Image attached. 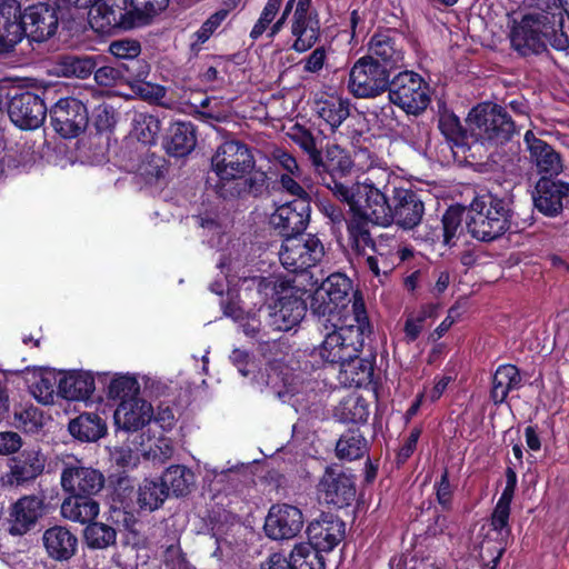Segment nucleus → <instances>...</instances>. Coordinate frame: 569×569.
Instances as JSON below:
<instances>
[{
    "label": "nucleus",
    "instance_id": "obj_16",
    "mask_svg": "<svg viewBox=\"0 0 569 569\" xmlns=\"http://www.w3.org/2000/svg\"><path fill=\"white\" fill-rule=\"evenodd\" d=\"M60 4L64 8L88 9L90 8L89 23L92 29L99 33H109L114 28L124 30L132 29L133 27L127 26L131 21L128 18L127 10L114 9L106 2L97 3V0H59Z\"/></svg>",
    "mask_w": 569,
    "mask_h": 569
},
{
    "label": "nucleus",
    "instance_id": "obj_41",
    "mask_svg": "<svg viewBox=\"0 0 569 569\" xmlns=\"http://www.w3.org/2000/svg\"><path fill=\"white\" fill-rule=\"evenodd\" d=\"M160 478L167 487V492L171 491L177 497L190 493L196 481L194 473L181 465L167 468Z\"/></svg>",
    "mask_w": 569,
    "mask_h": 569
},
{
    "label": "nucleus",
    "instance_id": "obj_39",
    "mask_svg": "<svg viewBox=\"0 0 569 569\" xmlns=\"http://www.w3.org/2000/svg\"><path fill=\"white\" fill-rule=\"evenodd\" d=\"M130 9L127 14L131 21L127 22L129 27H142L150 23L152 18L166 10L169 0H129Z\"/></svg>",
    "mask_w": 569,
    "mask_h": 569
},
{
    "label": "nucleus",
    "instance_id": "obj_19",
    "mask_svg": "<svg viewBox=\"0 0 569 569\" xmlns=\"http://www.w3.org/2000/svg\"><path fill=\"white\" fill-rule=\"evenodd\" d=\"M21 21L26 36L31 42H43L56 34L58 16L56 9L48 3L28 7L21 12Z\"/></svg>",
    "mask_w": 569,
    "mask_h": 569
},
{
    "label": "nucleus",
    "instance_id": "obj_20",
    "mask_svg": "<svg viewBox=\"0 0 569 569\" xmlns=\"http://www.w3.org/2000/svg\"><path fill=\"white\" fill-rule=\"evenodd\" d=\"M302 527L303 516L300 509L286 503L272 506L264 522V531L273 540L292 539Z\"/></svg>",
    "mask_w": 569,
    "mask_h": 569
},
{
    "label": "nucleus",
    "instance_id": "obj_61",
    "mask_svg": "<svg viewBox=\"0 0 569 569\" xmlns=\"http://www.w3.org/2000/svg\"><path fill=\"white\" fill-rule=\"evenodd\" d=\"M375 117L378 128L385 131V133H397L401 127V122L390 101L381 107L379 111L375 112Z\"/></svg>",
    "mask_w": 569,
    "mask_h": 569
},
{
    "label": "nucleus",
    "instance_id": "obj_44",
    "mask_svg": "<svg viewBox=\"0 0 569 569\" xmlns=\"http://www.w3.org/2000/svg\"><path fill=\"white\" fill-rule=\"evenodd\" d=\"M367 450V440L358 430L343 433L336 445L337 457L349 461L360 459Z\"/></svg>",
    "mask_w": 569,
    "mask_h": 569
},
{
    "label": "nucleus",
    "instance_id": "obj_32",
    "mask_svg": "<svg viewBox=\"0 0 569 569\" xmlns=\"http://www.w3.org/2000/svg\"><path fill=\"white\" fill-rule=\"evenodd\" d=\"M99 511V503L86 496L71 495L62 501L60 507L62 518L81 525L91 523Z\"/></svg>",
    "mask_w": 569,
    "mask_h": 569
},
{
    "label": "nucleus",
    "instance_id": "obj_33",
    "mask_svg": "<svg viewBox=\"0 0 569 569\" xmlns=\"http://www.w3.org/2000/svg\"><path fill=\"white\" fill-rule=\"evenodd\" d=\"M68 430L79 441L94 442L107 433V425L99 415L86 412L72 419Z\"/></svg>",
    "mask_w": 569,
    "mask_h": 569
},
{
    "label": "nucleus",
    "instance_id": "obj_34",
    "mask_svg": "<svg viewBox=\"0 0 569 569\" xmlns=\"http://www.w3.org/2000/svg\"><path fill=\"white\" fill-rule=\"evenodd\" d=\"M94 391V379L88 372H72L60 379L58 393L67 400H87Z\"/></svg>",
    "mask_w": 569,
    "mask_h": 569
},
{
    "label": "nucleus",
    "instance_id": "obj_22",
    "mask_svg": "<svg viewBox=\"0 0 569 569\" xmlns=\"http://www.w3.org/2000/svg\"><path fill=\"white\" fill-rule=\"evenodd\" d=\"M43 499L36 496H23L10 508L8 532L11 536H23L29 532L41 518Z\"/></svg>",
    "mask_w": 569,
    "mask_h": 569
},
{
    "label": "nucleus",
    "instance_id": "obj_62",
    "mask_svg": "<svg viewBox=\"0 0 569 569\" xmlns=\"http://www.w3.org/2000/svg\"><path fill=\"white\" fill-rule=\"evenodd\" d=\"M94 80L99 86L112 87L119 83H124V77L120 63L116 61L114 66H102L96 68Z\"/></svg>",
    "mask_w": 569,
    "mask_h": 569
},
{
    "label": "nucleus",
    "instance_id": "obj_50",
    "mask_svg": "<svg viewBox=\"0 0 569 569\" xmlns=\"http://www.w3.org/2000/svg\"><path fill=\"white\" fill-rule=\"evenodd\" d=\"M289 137L299 146L311 164L319 163L321 150L317 148L316 138L309 129L297 123L291 128Z\"/></svg>",
    "mask_w": 569,
    "mask_h": 569
},
{
    "label": "nucleus",
    "instance_id": "obj_40",
    "mask_svg": "<svg viewBox=\"0 0 569 569\" xmlns=\"http://www.w3.org/2000/svg\"><path fill=\"white\" fill-rule=\"evenodd\" d=\"M167 487L159 480L144 479L139 486L137 503L142 511L152 512L159 509L168 498Z\"/></svg>",
    "mask_w": 569,
    "mask_h": 569
},
{
    "label": "nucleus",
    "instance_id": "obj_45",
    "mask_svg": "<svg viewBox=\"0 0 569 569\" xmlns=\"http://www.w3.org/2000/svg\"><path fill=\"white\" fill-rule=\"evenodd\" d=\"M160 131L161 121L157 116L147 112L134 114L132 132L141 143L146 146L156 144Z\"/></svg>",
    "mask_w": 569,
    "mask_h": 569
},
{
    "label": "nucleus",
    "instance_id": "obj_11",
    "mask_svg": "<svg viewBox=\"0 0 569 569\" xmlns=\"http://www.w3.org/2000/svg\"><path fill=\"white\" fill-rule=\"evenodd\" d=\"M321 178L322 184L332 191L333 196H346L347 187L352 180L353 161L345 149L338 144L329 146L323 157L320 152L319 163L311 164Z\"/></svg>",
    "mask_w": 569,
    "mask_h": 569
},
{
    "label": "nucleus",
    "instance_id": "obj_38",
    "mask_svg": "<svg viewBox=\"0 0 569 569\" xmlns=\"http://www.w3.org/2000/svg\"><path fill=\"white\" fill-rule=\"evenodd\" d=\"M315 111L329 126L330 130L335 131L350 114L349 101L335 97L316 100Z\"/></svg>",
    "mask_w": 569,
    "mask_h": 569
},
{
    "label": "nucleus",
    "instance_id": "obj_63",
    "mask_svg": "<svg viewBox=\"0 0 569 569\" xmlns=\"http://www.w3.org/2000/svg\"><path fill=\"white\" fill-rule=\"evenodd\" d=\"M136 94L146 101L159 102L166 96V88L160 84H153L141 80V82H134L130 86Z\"/></svg>",
    "mask_w": 569,
    "mask_h": 569
},
{
    "label": "nucleus",
    "instance_id": "obj_5",
    "mask_svg": "<svg viewBox=\"0 0 569 569\" xmlns=\"http://www.w3.org/2000/svg\"><path fill=\"white\" fill-rule=\"evenodd\" d=\"M251 149L242 141L227 140L221 143L211 158V169L217 177L214 184L208 177L207 183L224 199L239 198V187H228L233 181L244 178L254 168Z\"/></svg>",
    "mask_w": 569,
    "mask_h": 569
},
{
    "label": "nucleus",
    "instance_id": "obj_21",
    "mask_svg": "<svg viewBox=\"0 0 569 569\" xmlns=\"http://www.w3.org/2000/svg\"><path fill=\"white\" fill-rule=\"evenodd\" d=\"M425 204L419 194L405 188L393 189V202L390 203L391 218L388 226L396 222L403 229H412L417 227L423 216Z\"/></svg>",
    "mask_w": 569,
    "mask_h": 569
},
{
    "label": "nucleus",
    "instance_id": "obj_49",
    "mask_svg": "<svg viewBox=\"0 0 569 569\" xmlns=\"http://www.w3.org/2000/svg\"><path fill=\"white\" fill-rule=\"evenodd\" d=\"M84 541L91 549H106L116 543V530L102 522L89 523L83 532Z\"/></svg>",
    "mask_w": 569,
    "mask_h": 569
},
{
    "label": "nucleus",
    "instance_id": "obj_18",
    "mask_svg": "<svg viewBox=\"0 0 569 569\" xmlns=\"http://www.w3.org/2000/svg\"><path fill=\"white\" fill-rule=\"evenodd\" d=\"M569 198V182L557 177L541 176L532 192L533 206L538 212L555 218L563 210V201Z\"/></svg>",
    "mask_w": 569,
    "mask_h": 569
},
{
    "label": "nucleus",
    "instance_id": "obj_36",
    "mask_svg": "<svg viewBox=\"0 0 569 569\" xmlns=\"http://www.w3.org/2000/svg\"><path fill=\"white\" fill-rule=\"evenodd\" d=\"M521 387L519 370L513 365H501L492 377L491 399L496 405L502 403L509 392Z\"/></svg>",
    "mask_w": 569,
    "mask_h": 569
},
{
    "label": "nucleus",
    "instance_id": "obj_4",
    "mask_svg": "<svg viewBox=\"0 0 569 569\" xmlns=\"http://www.w3.org/2000/svg\"><path fill=\"white\" fill-rule=\"evenodd\" d=\"M330 329L319 347V356L326 362L338 365L359 355L363 347V337L370 332L363 298L359 291L352 297L351 316L343 322L329 325Z\"/></svg>",
    "mask_w": 569,
    "mask_h": 569
},
{
    "label": "nucleus",
    "instance_id": "obj_26",
    "mask_svg": "<svg viewBox=\"0 0 569 569\" xmlns=\"http://www.w3.org/2000/svg\"><path fill=\"white\" fill-rule=\"evenodd\" d=\"M523 140L529 150L530 159L541 176L558 177L562 172L561 156L551 144L537 138L531 130L525 133Z\"/></svg>",
    "mask_w": 569,
    "mask_h": 569
},
{
    "label": "nucleus",
    "instance_id": "obj_47",
    "mask_svg": "<svg viewBox=\"0 0 569 569\" xmlns=\"http://www.w3.org/2000/svg\"><path fill=\"white\" fill-rule=\"evenodd\" d=\"M290 569H325V559L311 545L295 546L289 558Z\"/></svg>",
    "mask_w": 569,
    "mask_h": 569
},
{
    "label": "nucleus",
    "instance_id": "obj_2",
    "mask_svg": "<svg viewBox=\"0 0 569 569\" xmlns=\"http://www.w3.org/2000/svg\"><path fill=\"white\" fill-rule=\"evenodd\" d=\"M346 193L337 199L346 203L352 213V219L347 224L350 249H376L368 230V221L388 226L391 214L387 196L372 182H352L347 187Z\"/></svg>",
    "mask_w": 569,
    "mask_h": 569
},
{
    "label": "nucleus",
    "instance_id": "obj_15",
    "mask_svg": "<svg viewBox=\"0 0 569 569\" xmlns=\"http://www.w3.org/2000/svg\"><path fill=\"white\" fill-rule=\"evenodd\" d=\"M310 212L308 200L293 199L276 209L270 217V223L283 240H290L303 233L310 220Z\"/></svg>",
    "mask_w": 569,
    "mask_h": 569
},
{
    "label": "nucleus",
    "instance_id": "obj_58",
    "mask_svg": "<svg viewBox=\"0 0 569 569\" xmlns=\"http://www.w3.org/2000/svg\"><path fill=\"white\" fill-rule=\"evenodd\" d=\"M109 52L114 57L116 61L120 63L126 59L136 58L141 53V44L134 39H119L109 44Z\"/></svg>",
    "mask_w": 569,
    "mask_h": 569
},
{
    "label": "nucleus",
    "instance_id": "obj_6",
    "mask_svg": "<svg viewBox=\"0 0 569 569\" xmlns=\"http://www.w3.org/2000/svg\"><path fill=\"white\" fill-rule=\"evenodd\" d=\"M466 226L472 238L491 242L500 238L510 227V209L505 199L491 192L476 196L466 206Z\"/></svg>",
    "mask_w": 569,
    "mask_h": 569
},
{
    "label": "nucleus",
    "instance_id": "obj_17",
    "mask_svg": "<svg viewBox=\"0 0 569 569\" xmlns=\"http://www.w3.org/2000/svg\"><path fill=\"white\" fill-rule=\"evenodd\" d=\"M61 486L70 495L91 497L104 486L103 475L81 461L64 462L61 472Z\"/></svg>",
    "mask_w": 569,
    "mask_h": 569
},
{
    "label": "nucleus",
    "instance_id": "obj_64",
    "mask_svg": "<svg viewBox=\"0 0 569 569\" xmlns=\"http://www.w3.org/2000/svg\"><path fill=\"white\" fill-rule=\"evenodd\" d=\"M453 486L449 481V472L443 470L440 480L436 485V496L438 503L443 510L449 511L452 507Z\"/></svg>",
    "mask_w": 569,
    "mask_h": 569
},
{
    "label": "nucleus",
    "instance_id": "obj_10",
    "mask_svg": "<svg viewBox=\"0 0 569 569\" xmlns=\"http://www.w3.org/2000/svg\"><path fill=\"white\" fill-rule=\"evenodd\" d=\"M465 211V204L449 206L440 219L430 218L420 226L415 232L416 239L428 246L440 243L449 248L456 247L458 239L463 233Z\"/></svg>",
    "mask_w": 569,
    "mask_h": 569
},
{
    "label": "nucleus",
    "instance_id": "obj_27",
    "mask_svg": "<svg viewBox=\"0 0 569 569\" xmlns=\"http://www.w3.org/2000/svg\"><path fill=\"white\" fill-rule=\"evenodd\" d=\"M290 33L293 37L292 50L303 53L312 49L321 37L319 12L292 14L290 19Z\"/></svg>",
    "mask_w": 569,
    "mask_h": 569
},
{
    "label": "nucleus",
    "instance_id": "obj_57",
    "mask_svg": "<svg viewBox=\"0 0 569 569\" xmlns=\"http://www.w3.org/2000/svg\"><path fill=\"white\" fill-rule=\"evenodd\" d=\"M283 0H268L259 19L250 31V38L253 40L259 39L272 23L278 14Z\"/></svg>",
    "mask_w": 569,
    "mask_h": 569
},
{
    "label": "nucleus",
    "instance_id": "obj_35",
    "mask_svg": "<svg viewBox=\"0 0 569 569\" xmlns=\"http://www.w3.org/2000/svg\"><path fill=\"white\" fill-rule=\"evenodd\" d=\"M338 365L340 366L339 378L345 385L360 388L371 381L373 375L372 362L360 358L359 355Z\"/></svg>",
    "mask_w": 569,
    "mask_h": 569
},
{
    "label": "nucleus",
    "instance_id": "obj_9",
    "mask_svg": "<svg viewBox=\"0 0 569 569\" xmlns=\"http://www.w3.org/2000/svg\"><path fill=\"white\" fill-rule=\"evenodd\" d=\"M472 131L482 143L502 146L517 133L516 123L506 108L497 103H480L469 113Z\"/></svg>",
    "mask_w": 569,
    "mask_h": 569
},
{
    "label": "nucleus",
    "instance_id": "obj_3",
    "mask_svg": "<svg viewBox=\"0 0 569 569\" xmlns=\"http://www.w3.org/2000/svg\"><path fill=\"white\" fill-rule=\"evenodd\" d=\"M511 48L523 58L547 51L550 44L557 51L569 48V38L563 31V13L547 10L530 11L512 18L509 33Z\"/></svg>",
    "mask_w": 569,
    "mask_h": 569
},
{
    "label": "nucleus",
    "instance_id": "obj_53",
    "mask_svg": "<svg viewBox=\"0 0 569 569\" xmlns=\"http://www.w3.org/2000/svg\"><path fill=\"white\" fill-rule=\"evenodd\" d=\"M13 425L26 432H36L42 427V413L33 406L16 408Z\"/></svg>",
    "mask_w": 569,
    "mask_h": 569
},
{
    "label": "nucleus",
    "instance_id": "obj_7",
    "mask_svg": "<svg viewBox=\"0 0 569 569\" xmlns=\"http://www.w3.org/2000/svg\"><path fill=\"white\" fill-rule=\"evenodd\" d=\"M387 86L378 89L377 92L368 93V90L357 98H376L388 92L389 101L402 109L408 116L418 117L422 114L431 99L429 84L417 72L411 70L399 71L396 76L388 77Z\"/></svg>",
    "mask_w": 569,
    "mask_h": 569
},
{
    "label": "nucleus",
    "instance_id": "obj_24",
    "mask_svg": "<svg viewBox=\"0 0 569 569\" xmlns=\"http://www.w3.org/2000/svg\"><path fill=\"white\" fill-rule=\"evenodd\" d=\"M345 531L346 525L341 519L332 515L322 516L308 526V545L320 552H329L343 539Z\"/></svg>",
    "mask_w": 569,
    "mask_h": 569
},
{
    "label": "nucleus",
    "instance_id": "obj_12",
    "mask_svg": "<svg viewBox=\"0 0 569 569\" xmlns=\"http://www.w3.org/2000/svg\"><path fill=\"white\" fill-rule=\"evenodd\" d=\"M44 93V90L39 94L30 90L16 89L8 101V114L12 123L22 130L38 129L49 111Z\"/></svg>",
    "mask_w": 569,
    "mask_h": 569
},
{
    "label": "nucleus",
    "instance_id": "obj_8",
    "mask_svg": "<svg viewBox=\"0 0 569 569\" xmlns=\"http://www.w3.org/2000/svg\"><path fill=\"white\" fill-rule=\"evenodd\" d=\"M257 281L260 293L268 296L271 291L274 297L271 319L277 330L288 331L303 319L307 305L302 298V290L291 286L289 281H273L266 278H259Z\"/></svg>",
    "mask_w": 569,
    "mask_h": 569
},
{
    "label": "nucleus",
    "instance_id": "obj_48",
    "mask_svg": "<svg viewBox=\"0 0 569 569\" xmlns=\"http://www.w3.org/2000/svg\"><path fill=\"white\" fill-rule=\"evenodd\" d=\"M319 288L325 289L329 300L340 305V308L346 311L350 302L349 292L352 290V283L349 278L341 273H332Z\"/></svg>",
    "mask_w": 569,
    "mask_h": 569
},
{
    "label": "nucleus",
    "instance_id": "obj_46",
    "mask_svg": "<svg viewBox=\"0 0 569 569\" xmlns=\"http://www.w3.org/2000/svg\"><path fill=\"white\" fill-rule=\"evenodd\" d=\"M60 67L66 77L86 79L94 73L97 61L91 56L63 54L60 58Z\"/></svg>",
    "mask_w": 569,
    "mask_h": 569
},
{
    "label": "nucleus",
    "instance_id": "obj_56",
    "mask_svg": "<svg viewBox=\"0 0 569 569\" xmlns=\"http://www.w3.org/2000/svg\"><path fill=\"white\" fill-rule=\"evenodd\" d=\"M120 68H122V73L124 77V83L132 86L134 82H141V80H146L150 73V66L140 56H136V58L126 59V61L120 62Z\"/></svg>",
    "mask_w": 569,
    "mask_h": 569
},
{
    "label": "nucleus",
    "instance_id": "obj_52",
    "mask_svg": "<svg viewBox=\"0 0 569 569\" xmlns=\"http://www.w3.org/2000/svg\"><path fill=\"white\" fill-rule=\"evenodd\" d=\"M318 207L321 210V212L327 218L330 219L331 231L336 236L337 242H338V246L340 247V249H347L346 244L342 243V237L340 234V229L343 226L347 227V224L350 223V221H348L345 218V213H343L340 204L335 203L330 200H323V201L319 202Z\"/></svg>",
    "mask_w": 569,
    "mask_h": 569
},
{
    "label": "nucleus",
    "instance_id": "obj_42",
    "mask_svg": "<svg viewBox=\"0 0 569 569\" xmlns=\"http://www.w3.org/2000/svg\"><path fill=\"white\" fill-rule=\"evenodd\" d=\"M277 256L286 270L298 273L315 267L323 251H277Z\"/></svg>",
    "mask_w": 569,
    "mask_h": 569
},
{
    "label": "nucleus",
    "instance_id": "obj_54",
    "mask_svg": "<svg viewBox=\"0 0 569 569\" xmlns=\"http://www.w3.org/2000/svg\"><path fill=\"white\" fill-rule=\"evenodd\" d=\"M248 178H242L241 180L233 181L228 187H239L240 196L242 194H251L253 197H258L262 194V192L267 189V173L262 170H253L251 169Z\"/></svg>",
    "mask_w": 569,
    "mask_h": 569
},
{
    "label": "nucleus",
    "instance_id": "obj_29",
    "mask_svg": "<svg viewBox=\"0 0 569 569\" xmlns=\"http://www.w3.org/2000/svg\"><path fill=\"white\" fill-rule=\"evenodd\" d=\"M42 542L47 555L56 561H68L78 551L77 536L63 526L48 528L42 535Z\"/></svg>",
    "mask_w": 569,
    "mask_h": 569
},
{
    "label": "nucleus",
    "instance_id": "obj_31",
    "mask_svg": "<svg viewBox=\"0 0 569 569\" xmlns=\"http://www.w3.org/2000/svg\"><path fill=\"white\" fill-rule=\"evenodd\" d=\"M310 310L318 318L319 329L329 330V325L343 322L346 316H350L340 308V305L329 300L325 289L319 287L311 296Z\"/></svg>",
    "mask_w": 569,
    "mask_h": 569
},
{
    "label": "nucleus",
    "instance_id": "obj_23",
    "mask_svg": "<svg viewBox=\"0 0 569 569\" xmlns=\"http://www.w3.org/2000/svg\"><path fill=\"white\" fill-rule=\"evenodd\" d=\"M24 36L20 2L9 0L0 3V54L12 52Z\"/></svg>",
    "mask_w": 569,
    "mask_h": 569
},
{
    "label": "nucleus",
    "instance_id": "obj_28",
    "mask_svg": "<svg viewBox=\"0 0 569 569\" xmlns=\"http://www.w3.org/2000/svg\"><path fill=\"white\" fill-rule=\"evenodd\" d=\"M438 129L445 139L450 143L451 149H457V152L466 153L471 149L468 143L469 134L467 129L462 126L458 116L447 106L446 101L438 100Z\"/></svg>",
    "mask_w": 569,
    "mask_h": 569
},
{
    "label": "nucleus",
    "instance_id": "obj_14",
    "mask_svg": "<svg viewBox=\"0 0 569 569\" xmlns=\"http://www.w3.org/2000/svg\"><path fill=\"white\" fill-rule=\"evenodd\" d=\"M317 489L326 503L337 508L350 506L356 498L355 479L339 465L326 467Z\"/></svg>",
    "mask_w": 569,
    "mask_h": 569
},
{
    "label": "nucleus",
    "instance_id": "obj_59",
    "mask_svg": "<svg viewBox=\"0 0 569 569\" xmlns=\"http://www.w3.org/2000/svg\"><path fill=\"white\" fill-rule=\"evenodd\" d=\"M226 21V11H216L210 14L192 34L196 44H203Z\"/></svg>",
    "mask_w": 569,
    "mask_h": 569
},
{
    "label": "nucleus",
    "instance_id": "obj_43",
    "mask_svg": "<svg viewBox=\"0 0 569 569\" xmlns=\"http://www.w3.org/2000/svg\"><path fill=\"white\" fill-rule=\"evenodd\" d=\"M193 219L198 227L202 229L201 236L206 239L210 248L214 249L223 244L227 230L217 214L206 212L194 216Z\"/></svg>",
    "mask_w": 569,
    "mask_h": 569
},
{
    "label": "nucleus",
    "instance_id": "obj_1",
    "mask_svg": "<svg viewBox=\"0 0 569 569\" xmlns=\"http://www.w3.org/2000/svg\"><path fill=\"white\" fill-rule=\"evenodd\" d=\"M405 54V37L400 31L395 28L377 30L367 43L366 54L350 69L349 91L357 98L367 90L377 92L389 84L388 77L406 67Z\"/></svg>",
    "mask_w": 569,
    "mask_h": 569
},
{
    "label": "nucleus",
    "instance_id": "obj_60",
    "mask_svg": "<svg viewBox=\"0 0 569 569\" xmlns=\"http://www.w3.org/2000/svg\"><path fill=\"white\" fill-rule=\"evenodd\" d=\"M341 419L346 422L359 423L367 421V406L360 398L343 401L341 403Z\"/></svg>",
    "mask_w": 569,
    "mask_h": 569
},
{
    "label": "nucleus",
    "instance_id": "obj_37",
    "mask_svg": "<svg viewBox=\"0 0 569 569\" xmlns=\"http://www.w3.org/2000/svg\"><path fill=\"white\" fill-rule=\"evenodd\" d=\"M44 457L38 450H26L13 460L11 477L17 483L37 478L44 469Z\"/></svg>",
    "mask_w": 569,
    "mask_h": 569
},
{
    "label": "nucleus",
    "instance_id": "obj_13",
    "mask_svg": "<svg viewBox=\"0 0 569 569\" xmlns=\"http://www.w3.org/2000/svg\"><path fill=\"white\" fill-rule=\"evenodd\" d=\"M48 113L51 127L63 139L77 138L89 123L87 106L74 97L59 99Z\"/></svg>",
    "mask_w": 569,
    "mask_h": 569
},
{
    "label": "nucleus",
    "instance_id": "obj_30",
    "mask_svg": "<svg viewBox=\"0 0 569 569\" xmlns=\"http://www.w3.org/2000/svg\"><path fill=\"white\" fill-rule=\"evenodd\" d=\"M196 143L194 124L190 121H176L168 128L162 146L169 156L182 158L194 149Z\"/></svg>",
    "mask_w": 569,
    "mask_h": 569
},
{
    "label": "nucleus",
    "instance_id": "obj_51",
    "mask_svg": "<svg viewBox=\"0 0 569 569\" xmlns=\"http://www.w3.org/2000/svg\"><path fill=\"white\" fill-rule=\"evenodd\" d=\"M139 383L134 377L121 375L114 377L108 386V397L121 401L138 398Z\"/></svg>",
    "mask_w": 569,
    "mask_h": 569
},
{
    "label": "nucleus",
    "instance_id": "obj_25",
    "mask_svg": "<svg viewBox=\"0 0 569 569\" xmlns=\"http://www.w3.org/2000/svg\"><path fill=\"white\" fill-rule=\"evenodd\" d=\"M153 408L151 403L141 398H131L121 401L114 411L116 426L127 432L142 429L152 421Z\"/></svg>",
    "mask_w": 569,
    "mask_h": 569
},
{
    "label": "nucleus",
    "instance_id": "obj_55",
    "mask_svg": "<svg viewBox=\"0 0 569 569\" xmlns=\"http://www.w3.org/2000/svg\"><path fill=\"white\" fill-rule=\"evenodd\" d=\"M510 505V502L498 500L490 518V526L501 541L507 540L511 535L509 526Z\"/></svg>",
    "mask_w": 569,
    "mask_h": 569
}]
</instances>
